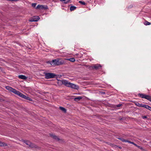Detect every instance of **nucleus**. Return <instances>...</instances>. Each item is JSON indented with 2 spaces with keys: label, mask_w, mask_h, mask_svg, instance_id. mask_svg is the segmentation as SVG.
<instances>
[{
  "label": "nucleus",
  "mask_w": 151,
  "mask_h": 151,
  "mask_svg": "<svg viewBox=\"0 0 151 151\" xmlns=\"http://www.w3.org/2000/svg\"><path fill=\"white\" fill-rule=\"evenodd\" d=\"M62 83L66 86L70 87L72 88L78 89L79 88L78 86L74 84L70 83L65 80L60 81Z\"/></svg>",
  "instance_id": "nucleus-1"
},
{
  "label": "nucleus",
  "mask_w": 151,
  "mask_h": 151,
  "mask_svg": "<svg viewBox=\"0 0 151 151\" xmlns=\"http://www.w3.org/2000/svg\"><path fill=\"white\" fill-rule=\"evenodd\" d=\"M64 63V61H61L60 59H57L53 60L52 61L50 62V63L51 65H54L63 64Z\"/></svg>",
  "instance_id": "nucleus-2"
},
{
  "label": "nucleus",
  "mask_w": 151,
  "mask_h": 151,
  "mask_svg": "<svg viewBox=\"0 0 151 151\" xmlns=\"http://www.w3.org/2000/svg\"><path fill=\"white\" fill-rule=\"evenodd\" d=\"M55 76V75L53 73H46L45 75V78L46 79L53 78Z\"/></svg>",
  "instance_id": "nucleus-3"
},
{
  "label": "nucleus",
  "mask_w": 151,
  "mask_h": 151,
  "mask_svg": "<svg viewBox=\"0 0 151 151\" xmlns=\"http://www.w3.org/2000/svg\"><path fill=\"white\" fill-rule=\"evenodd\" d=\"M36 9H48V7L47 6L38 5L37 6Z\"/></svg>",
  "instance_id": "nucleus-4"
},
{
  "label": "nucleus",
  "mask_w": 151,
  "mask_h": 151,
  "mask_svg": "<svg viewBox=\"0 0 151 151\" xmlns=\"http://www.w3.org/2000/svg\"><path fill=\"white\" fill-rule=\"evenodd\" d=\"M6 88L7 90L10 91L14 93L16 91V90L9 86H6Z\"/></svg>",
  "instance_id": "nucleus-5"
},
{
  "label": "nucleus",
  "mask_w": 151,
  "mask_h": 151,
  "mask_svg": "<svg viewBox=\"0 0 151 151\" xmlns=\"http://www.w3.org/2000/svg\"><path fill=\"white\" fill-rule=\"evenodd\" d=\"M6 88L7 90L10 91L14 93L16 91V90L9 86H6Z\"/></svg>",
  "instance_id": "nucleus-6"
},
{
  "label": "nucleus",
  "mask_w": 151,
  "mask_h": 151,
  "mask_svg": "<svg viewBox=\"0 0 151 151\" xmlns=\"http://www.w3.org/2000/svg\"><path fill=\"white\" fill-rule=\"evenodd\" d=\"M50 137H52V138H53V139H55L58 140H59V138L58 137H57V136H56V135H55L54 134H50Z\"/></svg>",
  "instance_id": "nucleus-7"
},
{
  "label": "nucleus",
  "mask_w": 151,
  "mask_h": 151,
  "mask_svg": "<svg viewBox=\"0 0 151 151\" xmlns=\"http://www.w3.org/2000/svg\"><path fill=\"white\" fill-rule=\"evenodd\" d=\"M18 77L22 79L26 80L27 78V77L24 75H20Z\"/></svg>",
  "instance_id": "nucleus-8"
},
{
  "label": "nucleus",
  "mask_w": 151,
  "mask_h": 151,
  "mask_svg": "<svg viewBox=\"0 0 151 151\" xmlns=\"http://www.w3.org/2000/svg\"><path fill=\"white\" fill-rule=\"evenodd\" d=\"M15 94L19 96H20L21 97H22V96L23 95L22 93H20L19 91H17V90H16V92H15Z\"/></svg>",
  "instance_id": "nucleus-9"
},
{
  "label": "nucleus",
  "mask_w": 151,
  "mask_h": 151,
  "mask_svg": "<svg viewBox=\"0 0 151 151\" xmlns=\"http://www.w3.org/2000/svg\"><path fill=\"white\" fill-rule=\"evenodd\" d=\"M24 144L27 145V147H31V143L29 141H24Z\"/></svg>",
  "instance_id": "nucleus-10"
},
{
  "label": "nucleus",
  "mask_w": 151,
  "mask_h": 151,
  "mask_svg": "<svg viewBox=\"0 0 151 151\" xmlns=\"http://www.w3.org/2000/svg\"><path fill=\"white\" fill-rule=\"evenodd\" d=\"M82 97L81 96H79L75 98H74V100L76 101H78L79 100H80L81 99H82Z\"/></svg>",
  "instance_id": "nucleus-11"
},
{
  "label": "nucleus",
  "mask_w": 151,
  "mask_h": 151,
  "mask_svg": "<svg viewBox=\"0 0 151 151\" xmlns=\"http://www.w3.org/2000/svg\"><path fill=\"white\" fill-rule=\"evenodd\" d=\"M143 107L145 108L148 109L150 110L151 111V107L148 105L143 104Z\"/></svg>",
  "instance_id": "nucleus-12"
},
{
  "label": "nucleus",
  "mask_w": 151,
  "mask_h": 151,
  "mask_svg": "<svg viewBox=\"0 0 151 151\" xmlns=\"http://www.w3.org/2000/svg\"><path fill=\"white\" fill-rule=\"evenodd\" d=\"M145 99L148 100L150 101H151V97L150 96L146 95Z\"/></svg>",
  "instance_id": "nucleus-13"
},
{
  "label": "nucleus",
  "mask_w": 151,
  "mask_h": 151,
  "mask_svg": "<svg viewBox=\"0 0 151 151\" xmlns=\"http://www.w3.org/2000/svg\"><path fill=\"white\" fill-rule=\"evenodd\" d=\"M60 1L63 2L65 4H67L70 1V0H60Z\"/></svg>",
  "instance_id": "nucleus-14"
},
{
  "label": "nucleus",
  "mask_w": 151,
  "mask_h": 151,
  "mask_svg": "<svg viewBox=\"0 0 151 151\" xmlns=\"http://www.w3.org/2000/svg\"><path fill=\"white\" fill-rule=\"evenodd\" d=\"M6 146H7V145L6 144L4 143V142H0V146L5 147Z\"/></svg>",
  "instance_id": "nucleus-15"
},
{
  "label": "nucleus",
  "mask_w": 151,
  "mask_h": 151,
  "mask_svg": "<svg viewBox=\"0 0 151 151\" xmlns=\"http://www.w3.org/2000/svg\"><path fill=\"white\" fill-rule=\"evenodd\" d=\"M76 9V7L73 6H71L70 7V10L71 11H72L75 10Z\"/></svg>",
  "instance_id": "nucleus-16"
},
{
  "label": "nucleus",
  "mask_w": 151,
  "mask_h": 151,
  "mask_svg": "<svg viewBox=\"0 0 151 151\" xmlns=\"http://www.w3.org/2000/svg\"><path fill=\"white\" fill-rule=\"evenodd\" d=\"M138 95L140 97L142 98H145L146 95L143 94H139Z\"/></svg>",
  "instance_id": "nucleus-17"
},
{
  "label": "nucleus",
  "mask_w": 151,
  "mask_h": 151,
  "mask_svg": "<svg viewBox=\"0 0 151 151\" xmlns=\"http://www.w3.org/2000/svg\"><path fill=\"white\" fill-rule=\"evenodd\" d=\"M35 20V22L37 21L39 19V17L38 16H35L33 18Z\"/></svg>",
  "instance_id": "nucleus-18"
},
{
  "label": "nucleus",
  "mask_w": 151,
  "mask_h": 151,
  "mask_svg": "<svg viewBox=\"0 0 151 151\" xmlns=\"http://www.w3.org/2000/svg\"><path fill=\"white\" fill-rule=\"evenodd\" d=\"M93 67L94 68L97 69H98L99 67H101V66L99 65H96L94 66Z\"/></svg>",
  "instance_id": "nucleus-19"
},
{
  "label": "nucleus",
  "mask_w": 151,
  "mask_h": 151,
  "mask_svg": "<svg viewBox=\"0 0 151 151\" xmlns=\"http://www.w3.org/2000/svg\"><path fill=\"white\" fill-rule=\"evenodd\" d=\"M59 108H60V109L62 111H63L64 112H66V109L64 108H63V107H59Z\"/></svg>",
  "instance_id": "nucleus-20"
},
{
  "label": "nucleus",
  "mask_w": 151,
  "mask_h": 151,
  "mask_svg": "<svg viewBox=\"0 0 151 151\" xmlns=\"http://www.w3.org/2000/svg\"><path fill=\"white\" fill-rule=\"evenodd\" d=\"M67 60L72 62H74L75 61V60L74 58L68 59Z\"/></svg>",
  "instance_id": "nucleus-21"
},
{
  "label": "nucleus",
  "mask_w": 151,
  "mask_h": 151,
  "mask_svg": "<svg viewBox=\"0 0 151 151\" xmlns=\"http://www.w3.org/2000/svg\"><path fill=\"white\" fill-rule=\"evenodd\" d=\"M136 105L137 106H139V107H143V105L142 104H139V103H137L136 104Z\"/></svg>",
  "instance_id": "nucleus-22"
},
{
  "label": "nucleus",
  "mask_w": 151,
  "mask_h": 151,
  "mask_svg": "<svg viewBox=\"0 0 151 151\" xmlns=\"http://www.w3.org/2000/svg\"><path fill=\"white\" fill-rule=\"evenodd\" d=\"M144 24L145 25H150L151 24V23L150 22L147 21H145L144 22Z\"/></svg>",
  "instance_id": "nucleus-23"
},
{
  "label": "nucleus",
  "mask_w": 151,
  "mask_h": 151,
  "mask_svg": "<svg viewBox=\"0 0 151 151\" xmlns=\"http://www.w3.org/2000/svg\"><path fill=\"white\" fill-rule=\"evenodd\" d=\"M119 139L121 140L122 142H128V141H128V140H125V139H122V138H119Z\"/></svg>",
  "instance_id": "nucleus-24"
},
{
  "label": "nucleus",
  "mask_w": 151,
  "mask_h": 151,
  "mask_svg": "<svg viewBox=\"0 0 151 151\" xmlns=\"http://www.w3.org/2000/svg\"><path fill=\"white\" fill-rule=\"evenodd\" d=\"M128 143H130V144H132L134 145L135 146L137 147H138V146L136 144H135L134 142H131V141H128Z\"/></svg>",
  "instance_id": "nucleus-25"
},
{
  "label": "nucleus",
  "mask_w": 151,
  "mask_h": 151,
  "mask_svg": "<svg viewBox=\"0 0 151 151\" xmlns=\"http://www.w3.org/2000/svg\"><path fill=\"white\" fill-rule=\"evenodd\" d=\"M79 3L80 4H82L83 5H85L86 3L82 1H79Z\"/></svg>",
  "instance_id": "nucleus-26"
},
{
  "label": "nucleus",
  "mask_w": 151,
  "mask_h": 151,
  "mask_svg": "<svg viewBox=\"0 0 151 151\" xmlns=\"http://www.w3.org/2000/svg\"><path fill=\"white\" fill-rule=\"evenodd\" d=\"M26 99L27 100H29L30 101H32V99H31V98H29V97L28 96H27L26 97Z\"/></svg>",
  "instance_id": "nucleus-27"
},
{
  "label": "nucleus",
  "mask_w": 151,
  "mask_h": 151,
  "mask_svg": "<svg viewBox=\"0 0 151 151\" xmlns=\"http://www.w3.org/2000/svg\"><path fill=\"white\" fill-rule=\"evenodd\" d=\"M36 5V4L35 3H32V6L34 7H35Z\"/></svg>",
  "instance_id": "nucleus-28"
},
{
  "label": "nucleus",
  "mask_w": 151,
  "mask_h": 151,
  "mask_svg": "<svg viewBox=\"0 0 151 151\" xmlns=\"http://www.w3.org/2000/svg\"><path fill=\"white\" fill-rule=\"evenodd\" d=\"M29 21L30 22H35V20L33 18L30 19Z\"/></svg>",
  "instance_id": "nucleus-29"
},
{
  "label": "nucleus",
  "mask_w": 151,
  "mask_h": 151,
  "mask_svg": "<svg viewBox=\"0 0 151 151\" xmlns=\"http://www.w3.org/2000/svg\"><path fill=\"white\" fill-rule=\"evenodd\" d=\"M27 96L23 94L22 98L26 99V98Z\"/></svg>",
  "instance_id": "nucleus-30"
},
{
  "label": "nucleus",
  "mask_w": 151,
  "mask_h": 151,
  "mask_svg": "<svg viewBox=\"0 0 151 151\" xmlns=\"http://www.w3.org/2000/svg\"><path fill=\"white\" fill-rule=\"evenodd\" d=\"M142 118L143 119H146V118H147V116H142Z\"/></svg>",
  "instance_id": "nucleus-31"
},
{
  "label": "nucleus",
  "mask_w": 151,
  "mask_h": 151,
  "mask_svg": "<svg viewBox=\"0 0 151 151\" xmlns=\"http://www.w3.org/2000/svg\"><path fill=\"white\" fill-rule=\"evenodd\" d=\"M121 105H122V104H118V105H117V107H120V106H121Z\"/></svg>",
  "instance_id": "nucleus-32"
},
{
  "label": "nucleus",
  "mask_w": 151,
  "mask_h": 151,
  "mask_svg": "<svg viewBox=\"0 0 151 151\" xmlns=\"http://www.w3.org/2000/svg\"><path fill=\"white\" fill-rule=\"evenodd\" d=\"M132 7V6L131 5L130 6H129L128 8H130L131 7Z\"/></svg>",
  "instance_id": "nucleus-33"
}]
</instances>
